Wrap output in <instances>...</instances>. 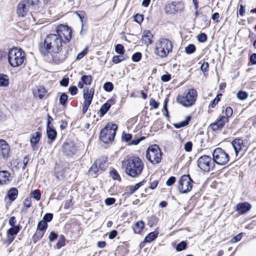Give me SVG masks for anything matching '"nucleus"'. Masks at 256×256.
Instances as JSON below:
<instances>
[{"mask_svg": "<svg viewBox=\"0 0 256 256\" xmlns=\"http://www.w3.org/2000/svg\"><path fill=\"white\" fill-rule=\"evenodd\" d=\"M106 168V160L104 158L97 159L92 164L88 170V174L96 178Z\"/></svg>", "mask_w": 256, "mask_h": 256, "instance_id": "9d476101", "label": "nucleus"}, {"mask_svg": "<svg viewBox=\"0 0 256 256\" xmlns=\"http://www.w3.org/2000/svg\"><path fill=\"white\" fill-rule=\"evenodd\" d=\"M252 206L248 202H241L236 205V210L239 214H244L249 211Z\"/></svg>", "mask_w": 256, "mask_h": 256, "instance_id": "6ab92c4d", "label": "nucleus"}, {"mask_svg": "<svg viewBox=\"0 0 256 256\" xmlns=\"http://www.w3.org/2000/svg\"><path fill=\"white\" fill-rule=\"evenodd\" d=\"M184 8V6L182 2H174L166 4L164 7V10L167 14H174L182 10Z\"/></svg>", "mask_w": 256, "mask_h": 256, "instance_id": "4468645a", "label": "nucleus"}, {"mask_svg": "<svg viewBox=\"0 0 256 256\" xmlns=\"http://www.w3.org/2000/svg\"><path fill=\"white\" fill-rule=\"evenodd\" d=\"M212 159L214 164L219 165H224L229 160L228 154L222 148H216L212 153Z\"/></svg>", "mask_w": 256, "mask_h": 256, "instance_id": "9b49d317", "label": "nucleus"}, {"mask_svg": "<svg viewBox=\"0 0 256 256\" xmlns=\"http://www.w3.org/2000/svg\"><path fill=\"white\" fill-rule=\"evenodd\" d=\"M117 231L116 230H112L109 234V238L111 240L114 239L117 235Z\"/></svg>", "mask_w": 256, "mask_h": 256, "instance_id": "338daca9", "label": "nucleus"}, {"mask_svg": "<svg viewBox=\"0 0 256 256\" xmlns=\"http://www.w3.org/2000/svg\"><path fill=\"white\" fill-rule=\"evenodd\" d=\"M144 226V222L142 221H138L135 224L134 227V230L135 233L140 234L143 230Z\"/></svg>", "mask_w": 256, "mask_h": 256, "instance_id": "bb28decb", "label": "nucleus"}, {"mask_svg": "<svg viewBox=\"0 0 256 256\" xmlns=\"http://www.w3.org/2000/svg\"><path fill=\"white\" fill-rule=\"evenodd\" d=\"M18 194V190L16 188H12L8 193V196L12 201L15 200Z\"/></svg>", "mask_w": 256, "mask_h": 256, "instance_id": "a878e982", "label": "nucleus"}, {"mask_svg": "<svg viewBox=\"0 0 256 256\" xmlns=\"http://www.w3.org/2000/svg\"><path fill=\"white\" fill-rule=\"evenodd\" d=\"M68 96L65 93H62L60 98V102L62 106H66L67 103Z\"/></svg>", "mask_w": 256, "mask_h": 256, "instance_id": "58836bf2", "label": "nucleus"}, {"mask_svg": "<svg viewBox=\"0 0 256 256\" xmlns=\"http://www.w3.org/2000/svg\"><path fill=\"white\" fill-rule=\"evenodd\" d=\"M200 64H201L200 66V70L204 72H208L209 64L208 62H203L201 63V62H199Z\"/></svg>", "mask_w": 256, "mask_h": 256, "instance_id": "37998d69", "label": "nucleus"}, {"mask_svg": "<svg viewBox=\"0 0 256 256\" xmlns=\"http://www.w3.org/2000/svg\"><path fill=\"white\" fill-rule=\"evenodd\" d=\"M228 122V118L224 116H220L216 122L210 124V127L213 130H216L222 128L225 124Z\"/></svg>", "mask_w": 256, "mask_h": 256, "instance_id": "dca6fc26", "label": "nucleus"}, {"mask_svg": "<svg viewBox=\"0 0 256 256\" xmlns=\"http://www.w3.org/2000/svg\"><path fill=\"white\" fill-rule=\"evenodd\" d=\"M26 60V53L22 48L14 47L9 50L8 62L11 66L18 67L23 64Z\"/></svg>", "mask_w": 256, "mask_h": 256, "instance_id": "7ed1b4c3", "label": "nucleus"}, {"mask_svg": "<svg viewBox=\"0 0 256 256\" xmlns=\"http://www.w3.org/2000/svg\"><path fill=\"white\" fill-rule=\"evenodd\" d=\"M176 178L174 176H170L166 181V184L168 186L173 184L176 182Z\"/></svg>", "mask_w": 256, "mask_h": 256, "instance_id": "13d9d810", "label": "nucleus"}, {"mask_svg": "<svg viewBox=\"0 0 256 256\" xmlns=\"http://www.w3.org/2000/svg\"><path fill=\"white\" fill-rule=\"evenodd\" d=\"M250 61L252 64H256V54H253L250 57Z\"/></svg>", "mask_w": 256, "mask_h": 256, "instance_id": "774afa93", "label": "nucleus"}, {"mask_svg": "<svg viewBox=\"0 0 256 256\" xmlns=\"http://www.w3.org/2000/svg\"><path fill=\"white\" fill-rule=\"evenodd\" d=\"M191 117L188 116L186 118V120L180 122L178 123L174 124V126L176 128H180L182 127H184L188 124L189 121L190 120Z\"/></svg>", "mask_w": 256, "mask_h": 256, "instance_id": "cd10ccee", "label": "nucleus"}, {"mask_svg": "<svg viewBox=\"0 0 256 256\" xmlns=\"http://www.w3.org/2000/svg\"><path fill=\"white\" fill-rule=\"evenodd\" d=\"M92 76H91L84 75L81 77L80 80L82 81V82L86 86H89L91 84L92 82Z\"/></svg>", "mask_w": 256, "mask_h": 256, "instance_id": "7c9ffc66", "label": "nucleus"}, {"mask_svg": "<svg viewBox=\"0 0 256 256\" xmlns=\"http://www.w3.org/2000/svg\"><path fill=\"white\" fill-rule=\"evenodd\" d=\"M18 226H12L8 230V234L10 236L16 235L19 232Z\"/></svg>", "mask_w": 256, "mask_h": 256, "instance_id": "c9c22d12", "label": "nucleus"}, {"mask_svg": "<svg viewBox=\"0 0 256 256\" xmlns=\"http://www.w3.org/2000/svg\"><path fill=\"white\" fill-rule=\"evenodd\" d=\"M115 51L117 54L122 55L124 54V47L121 44H118L115 46Z\"/></svg>", "mask_w": 256, "mask_h": 256, "instance_id": "a19ab883", "label": "nucleus"}, {"mask_svg": "<svg viewBox=\"0 0 256 256\" xmlns=\"http://www.w3.org/2000/svg\"><path fill=\"white\" fill-rule=\"evenodd\" d=\"M48 228V224L44 221L40 220L38 224L37 230L45 231Z\"/></svg>", "mask_w": 256, "mask_h": 256, "instance_id": "72a5a7b5", "label": "nucleus"}, {"mask_svg": "<svg viewBox=\"0 0 256 256\" xmlns=\"http://www.w3.org/2000/svg\"><path fill=\"white\" fill-rule=\"evenodd\" d=\"M113 88V84L111 82H106L104 85V88L106 92H111Z\"/></svg>", "mask_w": 256, "mask_h": 256, "instance_id": "c03bdc74", "label": "nucleus"}, {"mask_svg": "<svg viewBox=\"0 0 256 256\" xmlns=\"http://www.w3.org/2000/svg\"><path fill=\"white\" fill-rule=\"evenodd\" d=\"M145 139L144 136H140L139 138H135L132 140L131 142L128 144L129 145H137L141 141L144 140Z\"/></svg>", "mask_w": 256, "mask_h": 256, "instance_id": "79ce46f5", "label": "nucleus"}, {"mask_svg": "<svg viewBox=\"0 0 256 256\" xmlns=\"http://www.w3.org/2000/svg\"><path fill=\"white\" fill-rule=\"evenodd\" d=\"M37 6L36 0H21L17 6L16 14L19 16L24 17L28 12L34 10Z\"/></svg>", "mask_w": 256, "mask_h": 256, "instance_id": "20e7f679", "label": "nucleus"}, {"mask_svg": "<svg viewBox=\"0 0 256 256\" xmlns=\"http://www.w3.org/2000/svg\"><path fill=\"white\" fill-rule=\"evenodd\" d=\"M193 183L189 175H183L178 182V188L182 194L188 193L192 190Z\"/></svg>", "mask_w": 256, "mask_h": 256, "instance_id": "1a4fd4ad", "label": "nucleus"}, {"mask_svg": "<svg viewBox=\"0 0 256 256\" xmlns=\"http://www.w3.org/2000/svg\"><path fill=\"white\" fill-rule=\"evenodd\" d=\"M171 78L170 74H164L161 76V80L164 82H168Z\"/></svg>", "mask_w": 256, "mask_h": 256, "instance_id": "bf43d9fd", "label": "nucleus"}, {"mask_svg": "<svg viewBox=\"0 0 256 256\" xmlns=\"http://www.w3.org/2000/svg\"><path fill=\"white\" fill-rule=\"evenodd\" d=\"M132 134L123 132L122 136V139L123 141L128 142L132 138Z\"/></svg>", "mask_w": 256, "mask_h": 256, "instance_id": "a18cd8bd", "label": "nucleus"}, {"mask_svg": "<svg viewBox=\"0 0 256 256\" xmlns=\"http://www.w3.org/2000/svg\"><path fill=\"white\" fill-rule=\"evenodd\" d=\"M158 236V233L154 232H150L144 238V242H150L154 240Z\"/></svg>", "mask_w": 256, "mask_h": 256, "instance_id": "c85d7f7f", "label": "nucleus"}, {"mask_svg": "<svg viewBox=\"0 0 256 256\" xmlns=\"http://www.w3.org/2000/svg\"><path fill=\"white\" fill-rule=\"evenodd\" d=\"M145 182H146L145 180H142V182L136 184L134 186H128V192L130 194H132L134 193L142 186H143Z\"/></svg>", "mask_w": 256, "mask_h": 256, "instance_id": "393cba45", "label": "nucleus"}, {"mask_svg": "<svg viewBox=\"0 0 256 256\" xmlns=\"http://www.w3.org/2000/svg\"><path fill=\"white\" fill-rule=\"evenodd\" d=\"M10 151V146L6 141L0 140V156L6 158L9 156Z\"/></svg>", "mask_w": 256, "mask_h": 256, "instance_id": "a211bd4d", "label": "nucleus"}, {"mask_svg": "<svg viewBox=\"0 0 256 256\" xmlns=\"http://www.w3.org/2000/svg\"><path fill=\"white\" fill-rule=\"evenodd\" d=\"M232 144L234 150L236 155H238V152H242V154L244 153L245 146L242 139L236 138L232 141Z\"/></svg>", "mask_w": 256, "mask_h": 256, "instance_id": "2eb2a0df", "label": "nucleus"}, {"mask_svg": "<svg viewBox=\"0 0 256 256\" xmlns=\"http://www.w3.org/2000/svg\"><path fill=\"white\" fill-rule=\"evenodd\" d=\"M94 89V88H92L88 89L87 88H85L83 90V98L85 100L92 101Z\"/></svg>", "mask_w": 256, "mask_h": 256, "instance_id": "aec40b11", "label": "nucleus"}, {"mask_svg": "<svg viewBox=\"0 0 256 256\" xmlns=\"http://www.w3.org/2000/svg\"><path fill=\"white\" fill-rule=\"evenodd\" d=\"M110 108V104L109 103L106 102L102 105L100 112V114L104 116L109 110Z\"/></svg>", "mask_w": 256, "mask_h": 256, "instance_id": "473e14b6", "label": "nucleus"}, {"mask_svg": "<svg viewBox=\"0 0 256 256\" xmlns=\"http://www.w3.org/2000/svg\"><path fill=\"white\" fill-rule=\"evenodd\" d=\"M77 148L74 142L70 140H66L62 145V151L68 156L74 155L76 154Z\"/></svg>", "mask_w": 256, "mask_h": 256, "instance_id": "ddd939ff", "label": "nucleus"}, {"mask_svg": "<svg viewBox=\"0 0 256 256\" xmlns=\"http://www.w3.org/2000/svg\"><path fill=\"white\" fill-rule=\"evenodd\" d=\"M237 97L240 100H244L248 97V94L246 92L239 91L237 94Z\"/></svg>", "mask_w": 256, "mask_h": 256, "instance_id": "4c0bfd02", "label": "nucleus"}, {"mask_svg": "<svg viewBox=\"0 0 256 256\" xmlns=\"http://www.w3.org/2000/svg\"><path fill=\"white\" fill-rule=\"evenodd\" d=\"M40 136V132H35L32 134L30 142L31 146L33 148H34V146L39 142Z\"/></svg>", "mask_w": 256, "mask_h": 256, "instance_id": "5701e85b", "label": "nucleus"}, {"mask_svg": "<svg viewBox=\"0 0 256 256\" xmlns=\"http://www.w3.org/2000/svg\"><path fill=\"white\" fill-rule=\"evenodd\" d=\"M232 113H233L232 109L230 107L228 106L226 108L225 110L226 116H224L226 118H228V119L229 118H230L232 116Z\"/></svg>", "mask_w": 256, "mask_h": 256, "instance_id": "3c124183", "label": "nucleus"}, {"mask_svg": "<svg viewBox=\"0 0 256 256\" xmlns=\"http://www.w3.org/2000/svg\"><path fill=\"white\" fill-rule=\"evenodd\" d=\"M192 143L191 142H186L184 145V149L187 152L192 151Z\"/></svg>", "mask_w": 256, "mask_h": 256, "instance_id": "603ef678", "label": "nucleus"}, {"mask_svg": "<svg viewBox=\"0 0 256 256\" xmlns=\"http://www.w3.org/2000/svg\"><path fill=\"white\" fill-rule=\"evenodd\" d=\"M197 96L196 90L194 88H190L187 92L178 96L177 101L185 107H190L195 103Z\"/></svg>", "mask_w": 256, "mask_h": 256, "instance_id": "423d86ee", "label": "nucleus"}, {"mask_svg": "<svg viewBox=\"0 0 256 256\" xmlns=\"http://www.w3.org/2000/svg\"><path fill=\"white\" fill-rule=\"evenodd\" d=\"M56 32L47 36L44 40L39 44L38 48L44 56L50 54L54 62L58 64L65 58L60 54L62 42L70 40L72 31L68 26L60 24L56 27Z\"/></svg>", "mask_w": 256, "mask_h": 256, "instance_id": "f257e3e1", "label": "nucleus"}, {"mask_svg": "<svg viewBox=\"0 0 256 256\" xmlns=\"http://www.w3.org/2000/svg\"><path fill=\"white\" fill-rule=\"evenodd\" d=\"M10 151V146L6 141L0 140V156L6 158L9 156Z\"/></svg>", "mask_w": 256, "mask_h": 256, "instance_id": "f3484780", "label": "nucleus"}, {"mask_svg": "<svg viewBox=\"0 0 256 256\" xmlns=\"http://www.w3.org/2000/svg\"><path fill=\"white\" fill-rule=\"evenodd\" d=\"M86 53H87V48H85L84 50L82 52H81L79 53L78 54L77 59L78 60L81 59L86 54Z\"/></svg>", "mask_w": 256, "mask_h": 256, "instance_id": "0e129e2a", "label": "nucleus"}, {"mask_svg": "<svg viewBox=\"0 0 256 256\" xmlns=\"http://www.w3.org/2000/svg\"><path fill=\"white\" fill-rule=\"evenodd\" d=\"M8 84V78L6 75L0 74V86H6Z\"/></svg>", "mask_w": 256, "mask_h": 256, "instance_id": "c756f323", "label": "nucleus"}, {"mask_svg": "<svg viewBox=\"0 0 256 256\" xmlns=\"http://www.w3.org/2000/svg\"><path fill=\"white\" fill-rule=\"evenodd\" d=\"M10 174L6 170L0 171V184H6L10 180Z\"/></svg>", "mask_w": 256, "mask_h": 256, "instance_id": "4be33fe9", "label": "nucleus"}, {"mask_svg": "<svg viewBox=\"0 0 256 256\" xmlns=\"http://www.w3.org/2000/svg\"><path fill=\"white\" fill-rule=\"evenodd\" d=\"M24 206L26 208H30L32 205V201L30 198H26L24 202Z\"/></svg>", "mask_w": 256, "mask_h": 256, "instance_id": "680f3d73", "label": "nucleus"}, {"mask_svg": "<svg viewBox=\"0 0 256 256\" xmlns=\"http://www.w3.org/2000/svg\"><path fill=\"white\" fill-rule=\"evenodd\" d=\"M30 198H34L37 200H39L41 198V194L40 193V190H34L30 192Z\"/></svg>", "mask_w": 256, "mask_h": 256, "instance_id": "2f4dec72", "label": "nucleus"}, {"mask_svg": "<svg viewBox=\"0 0 256 256\" xmlns=\"http://www.w3.org/2000/svg\"><path fill=\"white\" fill-rule=\"evenodd\" d=\"M198 40L200 42H204L207 40V36L204 33H200L197 36Z\"/></svg>", "mask_w": 256, "mask_h": 256, "instance_id": "de8ad7c7", "label": "nucleus"}, {"mask_svg": "<svg viewBox=\"0 0 256 256\" xmlns=\"http://www.w3.org/2000/svg\"><path fill=\"white\" fill-rule=\"evenodd\" d=\"M58 237V234L54 233V232H50V236H49V239L50 242H53L54 240Z\"/></svg>", "mask_w": 256, "mask_h": 256, "instance_id": "69168bd1", "label": "nucleus"}, {"mask_svg": "<svg viewBox=\"0 0 256 256\" xmlns=\"http://www.w3.org/2000/svg\"><path fill=\"white\" fill-rule=\"evenodd\" d=\"M172 44L166 38H161L156 44L155 53L161 58L166 57L172 50Z\"/></svg>", "mask_w": 256, "mask_h": 256, "instance_id": "0eeeda50", "label": "nucleus"}, {"mask_svg": "<svg viewBox=\"0 0 256 256\" xmlns=\"http://www.w3.org/2000/svg\"><path fill=\"white\" fill-rule=\"evenodd\" d=\"M78 88L76 86H71L69 88V92L72 96L76 94Z\"/></svg>", "mask_w": 256, "mask_h": 256, "instance_id": "052dcab7", "label": "nucleus"}, {"mask_svg": "<svg viewBox=\"0 0 256 256\" xmlns=\"http://www.w3.org/2000/svg\"><path fill=\"white\" fill-rule=\"evenodd\" d=\"M142 58V54L140 52L134 53L132 58V60L134 62H139Z\"/></svg>", "mask_w": 256, "mask_h": 256, "instance_id": "49530a36", "label": "nucleus"}, {"mask_svg": "<svg viewBox=\"0 0 256 256\" xmlns=\"http://www.w3.org/2000/svg\"><path fill=\"white\" fill-rule=\"evenodd\" d=\"M242 234H238L231 239L230 242L234 243L238 242L242 239Z\"/></svg>", "mask_w": 256, "mask_h": 256, "instance_id": "4d7b16f0", "label": "nucleus"}, {"mask_svg": "<svg viewBox=\"0 0 256 256\" xmlns=\"http://www.w3.org/2000/svg\"><path fill=\"white\" fill-rule=\"evenodd\" d=\"M134 20L138 24H141L144 20V16L142 14H136L134 17Z\"/></svg>", "mask_w": 256, "mask_h": 256, "instance_id": "864d4df0", "label": "nucleus"}, {"mask_svg": "<svg viewBox=\"0 0 256 256\" xmlns=\"http://www.w3.org/2000/svg\"><path fill=\"white\" fill-rule=\"evenodd\" d=\"M150 106L152 108L156 109L158 108L159 104L154 98H151L150 100Z\"/></svg>", "mask_w": 256, "mask_h": 256, "instance_id": "5fc2aeb1", "label": "nucleus"}, {"mask_svg": "<svg viewBox=\"0 0 256 256\" xmlns=\"http://www.w3.org/2000/svg\"><path fill=\"white\" fill-rule=\"evenodd\" d=\"M146 158L154 164L160 163L162 160V152L159 146L156 144L150 146L146 150Z\"/></svg>", "mask_w": 256, "mask_h": 256, "instance_id": "6e6552de", "label": "nucleus"}, {"mask_svg": "<svg viewBox=\"0 0 256 256\" xmlns=\"http://www.w3.org/2000/svg\"><path fill=\"white\" fill-rule=\"evenodd\" d=\"M152 38L153 35L150 31L145 30L142 33V41L144 44L148 45L152 44Z\"/></svg>", "mask_w": 256, "mask_h": 256, "instance_id": "412c9836", "label": "nucleus"}, {"mask_svg": "<svg viewBox=\"0 0 256 256\" xmlns=\"http://www.w3.org/2000/svg\"><path fill=\"white\" fill-rule=\"evenodd\" d=\"M116 200L113 198H106L105 200V204L107 206H111L114 204Z\"/></svg>", "mask_w": 256, "mask_h": 256, "instance_id": "6e6d98bb", "label": "nucleus"}, {"mask_svg": "<svg viewBox=\"0 0 256 256\" xmlns=\"http://www.w3.org/2000/svg\"><path fill=\"white\" fill-rule=\"evenodd\" d=\"M68 78H64L60 82V84L64 86H67L68 84Z\"/></svg>", "mask_w": 256, "mask_h": 256, "instance_id": "e2e57ef3", "label": "nucleus"}, {"mask_svg": "<svg viewBox=\"0 0 256 256\" xmlns=\"http://www.w3.org/2000/svg\"><path fill=\"white\" fill-rule=\"evenodd\" d=\"M46 134L48 139L53 142L56 136V131L52 127L48 126L46 130Z\"/></svg>", "mask_w": 256, "mask_h": 256, "instance_id": "b1692460", "label": "nucleus"}, {"mask_svg": "<svg viewBox=\"0 0 256 256\" xmlns=\"http://www.w3.org/2000/svg\"><path fill=\"white\" fill-rule=\"evenodd\" d=\"M110 177L112 178L114 180H118L119 181L120 180V177L119 174H118V172L114 170L113 169L110 172Z\"/></svg>", "mask_w": 256, "mask_h": 256, "instance_id": "f704fd0d", "label": "nucleus"}, {"mask_svg": "<svg viewBox=\"0 0 256 256\" xmlns=\"http://www.w3.org/2000/svg\"><path fill=\"white\" fill-rule=\"evenodd\" d=\"M126 58L124 56L120 54V56H115L112 58V62L114 64H118L124 60Z\"/></svg>", "mask_w": 256, "mask_h": 256, "instance_id": "ea45409f", "label": "nucleus"}, {"mask_svg": "<svg viewBox=\"0 0 256 256\" xmlns=\"http://www.w3.org/2000/svg\"><path fill=\"white\" fill-rule=\"evenodd\" d=\"M186 243L182 241L178 244L176 246V250L178 251H182L186 248Z\"/></svg>", "mask_w": 256, "mask_h": 256, "instance_id": "09e8293b", "label": "nucleus"}, {"mask_svg": "<svg viewBox=\"0 0 256 256\" xmlns=\"http://www.w3.org/2000/svg\"><path fill=\"white\" fill-rule=\"evenodd\" d=\"M53 218V214L51 213H47L46 214L44 218H43V221H44L46 222H50Z\"/></svg>", "mask_w": 256, "mask_h": 256, "instance_id": "8fccbe9b", "label": "nucleus"}, {"mask_svg": "<svg viewBox=\"0 0 256 256\" xmlns=\"http://www.w3.org/2000/svg\"><path fill=\"white\" fill-rule=\"evenodd\" d=\"M196 51V47L194 44H190L185 48V52L187 54H192Z\"/></svg>", "mask_w": 256, "mask_h": 256, "instance_id": "e433bc0d", "label": "nucleus"}, {"mask_svg": "<svg viewBox=\"0 0 256 256\" xmlns=\"http://www.w3.org/2000/svg\"><path fill=\"white\" fill-rule=\"evenodd\" d=\"M118 126L114 124L108 123L103 128L100 134V140L105 144L114 140Z\"/></svg>", "mask_w": 256, "mask_h": 256, "instance_id": "39448f33", "label": "nucleus"}, {"mask_svg": "<svg viewBox=\"0 0 256 256\" xmlns=\"http://www.w3.org/2000/svg\"><path fill=\"white\" fill-rule=\"evenodd\" d=\"M198 166L204 172H210L214 169V162L213 159L208 156L204 155L200 156L198 160Z\"/></svg>", "mask_w": 256, "mask_h": 256, "instance_id": "f8f14e48", "label": "nucleus"}, {"mask_svg": "<svg viewBox=\"0 0 256 256\" xmlns=\"http://www.w3.org/2000/svg\"><path fill=\"white\" fill-rule=\"evenodd\" d=\"M126 174L132 178L138 176L142 173L144 164L142 160L136 156H130L122 162Z\"/></svg>", "mask_w": 256, "mask_h": 256, "instance_id": "f03ea898", "label": "nucleus"}]
</instances>
